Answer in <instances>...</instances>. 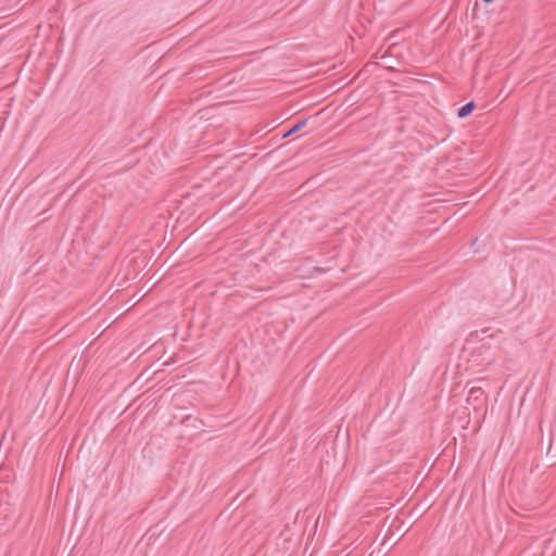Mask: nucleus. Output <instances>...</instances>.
<instances>
[{
  "instance_id": "7ed1b4c3",
  "label": "nucleus",
  "mask_w": 556,
  "mask_h": 556,
  "mask_svg": "<svg viewBox=\"0 0 556 556\" xmlns=\"http://www.w3.org/2000/svg\"><path fill=\"white\" fill-rule=\"evenodd\" d=\"M472 399L475 401H478L479 399H481L483 401L484 400V392H483V390L481 388H479V387L471 388L470 391H469V395H468L467 402L469 403Z\"/></svg>"
},
{
  "instance_id": "f03ea898",
  "label": "nucleus",
  "mask_w": 556,
  "mask_h": 556,
  "mask_svg": "<svg viewBox=\"0 0 556 556\" xmlns=\"http://www.w3.org/2000/svg\"><path fill=\"white\" fill-rule=\"evenodd\" d=\"M307 121H308V118H303V119L298 121L289 130H287L282 135V138H287V137L300 131L307 124Z\"/></svg>"
},
{
  "instance_id": "f257e3e1",
  "label": "nucleus",
  "mask_w": 556,
  "mask_h": 556,
  "mask_svg": "<svg viewBox=\"0 0 556 556\" xmlns=\"http://www.w3.org/2000/svg\"><path fill=\"white\" fill-rule=\"evenodd\" d=\"M476 108V104L473 101H469L467 102L466 104H464L463 106H460L457 111V116L458 118H465L467 116H469L472 111L475 110Z\"/></svg>"
},
{
  "instance_id": "39448f33",
  "label": "nucleus",
  "mask_w": 556,
  "mask_h": 556,
  "mask_svg": "<svg viewBox=\"0 0 556 556\" xmlns=\"http://www.w3.org/2000/svg\"><path fill=\"white\" fill-rule=\"evenodd\" d=\"M484 3H492L494 0H482Z\"/></svg>"
},
{
  "instance_id": "20e7f679",
  "label": "nucleus",
  "mask_w": 556,
  "mask_h": 556,
  "mask_svg": "<svg viewBox=\"0 0 556 556\" xmlns=\"http://www.w3.org/2000/svg\"><path fill=\"white\" fill-rule=\"evenodd\" d=\"M555 438H556V432H555V431H552L549 447L553 445V443H554V441H555Z\"/></svg>"
}]
</instances>
